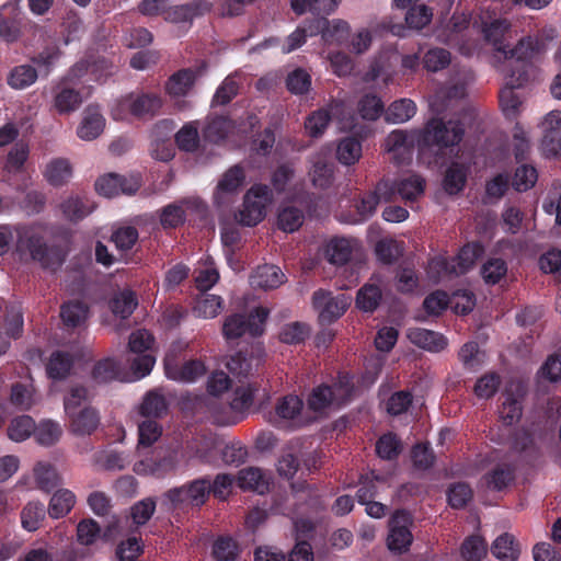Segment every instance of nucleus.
<instances>
[{
    "label": "nucleus",
    "instance_id": "nucleus-1",
    "mask_svg": "<svg viewBox=\"0 0 561 561\" xmlns=\"http://www.w3.org/2000/svg\"><path fill=\"white\" fill-rule=\"evenodd\" d=\"M16 249L21 254L28 253L31 257L47 270H56L65 259L64 253L56 248H47L43 243V231L38 227L16 228ZM14 230L9 226H0V255L4 254L13 241Z\"/></svg>",
    "mask_w": 561,
    "mask_h": 561
},
{
    "label": "nucleus",
    "instance_id": "nucleus-2",
    "mask_svg": "<svg viewBox=\"0 0 561 561\" xmlns=\"http://www.w3.org/2000/svg\"><path fill=\"white\" fill-rule=\"evenodd\" d=\"M558 32L552 26H546L535 35H526L506 50L504 60L497 66H507L515 69L516 75L527 70L529 80L536 76L535 64L539 62L557 37Z\"/></svg>",
    "mask_w": 561,
    "mask_h": 561
},
{
    "label": "nucleus",
    "instance_id": "nucleus-3",
    "mask_svg": "<svg viewBox=\"0 0 561 561\" xmlns=\"http://www.w3.org/2000/svg\"><path fill=\"white\" fill-rule=\"evenodd\" d=\"M483 253L479 243L465 245L459 254L450 261L445 256L432 259L427 265V277L432 283H438L446 278L459 276L470 271L477 259Z\"/></svg>",
    "mask_w": 561,
    "mask_h": 561
},
{
    "label": "nucleus",
    "instance_id": "nucleus-4",
    "mask_svg": "<svg viewBox=\"0 0 561 561\" xmlns=\"http://www.w3.org/2000/svg\"><path fill=\"white\" fill-rule=\"evenodd\" d=\"M88 397L83 387H72L65 398V412L69 417L70 432L78 436L91 435L100 424V416L95 409L80 405Z\"/></svg>",
    "mask_w": 561,
    "mask_h": 561
},
{
    "label": "nucleus",
    "instance_id": "nucleus-5",
    "mask_svg": "<svg viewBox=\"0 0 561 561\" xmlns=\"http://www.w3.org/2000/svg\"><path fill=\"white\" fill-rule=\"evenodd\" d=\"M353 390V377L342 375L332 386L321 385L314 388L308 398V407L317 413L330 412L347 402Z\"/></svg>",
    "mask_w": 561,
    "mask_h": 561
},
{
    "label": "nucleus",
    "instance_id": "nucleus-6",
    "mask_svg": "<svg viewBox=\"0 0 561 561\" xmlns=\"http://www.w3.org/2000/svg\"><path fill=\"white\" fill-rule=\"evenodd\" d=\"M499 72L503 76L504 87L500 91V106L506 118L515 119L523 110L524 96L516 92V89L525 87L529 80L527 70L516 75L513 67L496 66Z\"/></svg>",
    "mask_w": 561,
    "mask_h": 561
},
{
    "label": "nucleus",
    "instance_id": "nucleus-7",
    "mask_svg": "<svg viewBox=\"0 0 561 561\" xmlns=\"http://www.w3.org/2000/svg\"><path fill=\"white\" fill-rule=\"evenodd\" d=\"M346 105L343 101L334 100L327 107L313 112L306 121L305 127L310 136L318 137L323 134L331 118H335L339 128L343 131H353L357 126V118L346 115Z\"/></svg>",
    "mask_w": 561,
    "mask_h": 561
},
{
    "label": "nucleus",
    "instance_id": "nucleus-8",
    "mask_svg": "<svg viewBox=\"0 0 561 561\" xmlns=\"http://www.w3.org/2000/svg\"><path fill=\"white\" fill-rule=\"evenodd\" d=\"M463 136V127L459 122H444L442 118H432L421 130V141L424 148L438 149L457 146Z\"/></svg>",
    "mask_w": 561,
    "mask_h": 561
},
{
    "label": "nucleus",
    "instance_id": "nucleus-9",
    "mask_svg": "<svg viewBox=\"0 0 561 561\" xmlns=\"http://www.w3.org/2000/svg\"><path fill=\"white\" fill-rule=\"evenodd\" d=\"M153 336L147 330H137L129 336L128 348L135 354L131 360V370L136 378H144L152 370L156 357L152 354Z\"/></svg>",
    "mask_w": 561,
    "mask_h": 561
},
{
    "label": "nucleus",
    "instance_id": "nucleus-10",
    "mask_svg": "<svg viewBox=\"0 0 561 561\" xmlns=\"http://www.w3.org/2000/svg\"><path fill=\"white\" fill-rule=\"evenodd\" d=\"M116 66L112 60L103 56L80 60L68 72L66 80L70 83L83 81L90 82H105L110 77L116 72Z\"/></svg>",
    "mask_w": 561,
    "mask_h": 561
},
{
    "label": "nucleus",
    "instance_id": "nucleus-11",
    "mask_svg": "<svg viewBox=\"0 0 561 561\" xmlns=\"http://www.w3.org/2000/svg\"><path fill=\"white\" fill-rule=\"evenodd\" d=\"M272 203V193L266 185L252 186L244 196L243 207L239 213V221L244 226H255L266 215V207Z\"/></svg>",
    "mask_w": 561,
    "mask_h": 561
},
{
    "label": "nucleus",
    "instance_id": "nucleus-12",
    "mask_svg": "<svg viewBox=\"0 0 561 561\" xmlns=\"http://www.w3.org/2000/svg\"><path fill=\"white\" fill-rule=\"evenodd\" d=\"M267 316L268 310L263 307L255 308L247 321L242 314H232L224 321L222 334L227 341L239 339L247 332L253 336L260 335Z\"/></svg>",
    "mask_w": 561,
    "mask_h": 561
},
{
    "label": "nucleus",
    "instance_id": "nucleus-13",
    "mask_svg": "<svg viewBox=\"0 0 561 561\" xmlns=\"http://www.w3.org/2000/svg\"><path fill=\"white\" fill-rule=\"evenodd\" d=\"M414 146L424 148L421 141V130H392L383 141V150L391 156L396 163L410 159Z\"/></svg>",
    "mask_w": 561,
    "mask_h": 561
},
{
    "label": "nucleus",
    "instance_id": "nucleus-14",
    "mask_svg": "<svg viewBox=\"0 0 561 561\" xmlns=\"http://www.w3.org/2000/svg\"><path fill=\"white\" fill-rule=\"evenodd\" d=\"M511 27V22L506 19L491 20V18L484 19V16H481V32L483 33L485 41L494 49V57L496 59L495 66L499 65L500 61L504 60L506 50L511 47L507 44Z\"/></svg>",
    "mask_w": 561,
    "mask_h": 561
},
{
    "label": "nucleus",
    "instance_id": "nucleus-15",
    "mask_svg": "<svg viewBox=\"0 0 561 561\" xmlns=\"http://www.w3.org/2000/svg\"><path fill=\"white\" fill-rule=\"evenodd\" d=\"M210 494V480L196 479L188 484L170 490L165 497L173 506H202Z\"/></svg>",
    "mask_w": 561,
    "mask_h": 561
},
{
    "label": "nucleus",
    "instance_id": "nucleus-16",
    "mask_svg": "<svg viewBox=\"0 0 561 561\" xmlns=\"http://www.w3.org/2000/svg\"><path fill=\"white\" fill-rule=\"evenodd\" d=\"M352 298L344 294L333 297L331 293L318 290L313 294V307L321 322H333L344 314Z\"/></svg>",
    "mask_w": 561,
    "mask_h": 561
},
{
    "label": "nucleus",
    "instance_id": "nucleus-17",
    "mask_svg": "<svg viewBox=\"0 0 561 561\" xmlns=\"http://www.w3.org/2000/svg\"><path fill=\"white\" fill-rule=\"evenodd\" d=\"M411 524V515L405 511H397L392 515L387 538L389 550L401 553L409 549L413 540Z\"/></svg>",
    "mask_w": 561,
    "mask_h": 561
},
{
    "label": "nucleus",
    "instance_id": "nucleus-18",
    "mask_svg": "<svg viewBox=\"0 0 561 561\" xmlns=\"http://www.w3.org/2000/svg\"><path fill=\"white\" fill-rule=\"evenodd\" d=\"M318 34L327 44H341L348 37L350 25L340 19L328 21L325 18H316L309 21V36Z\"/></svg>",
    "mask_w": 561,
    "mask_h": 561
},
{
    "label": "nucleus",
    "instance_id": "nucleus-19",
    "mask_svg": "<svg viewBox=\"0 0 561 561\" xmlns=\"http://www.w3.org/2000/svg\"><path fill=\"white\" fill-rule=\"evenodd\" d=\"M140 187V181L137 176H122L118 174H106L95 182V190L105 197H114L119 194L131 195Z\"/></svg>",
    "mask_w": 561,
    "mask_h": 561
},
{
    "label": "nucleus",
    "instance_id": "nucleus-20",
    "mask_svg": "<svg viewBox=\"0 0 561 561\" xmlns=\"http://www.w3.org/2000/svg\"><path fill=\"white\" fill-rule=\"evenodd\" d=\"M213 4L207 0H193L185 4L173 5L164 12V20L173 24L191 23L196 16L211 10Z\"/></svg>",
    "mask_w": 561,
    "mask_h": 561
},
{
    "label": "nucleus",
    "instance_id": "nucleus-21",
    "mask_svg": "<svg viewBox=\"0 0 561 561\" xmlns=\"http://www.w3.org/2000/svg\"><path fill=\"white\" fill-rule=\"evenodd\" d=\"M525 394V386L520 381H512L505 390L504 401L500 410L503 422L512 425L522 415L520 400Z\"/></svg>",
    "mask_w": 561,
    "mask_h": 561
},
{
    "label": "nucleus",
    "instance_id": "nucleus-22",
    "mask_svg": "<svg viewBox=\"0 0 561 561\" xmlns=\"http://www.w3.org/2000/svg\"><path fill=\"white\" fill-rule=\"evenodd\" d=\"M471 81V73L465 72L461 78L453 82L451 85L437 91L430 101L432 110L438 114L454 100H460L465 98L467 93V85Z\"/></svg>",
    "mask_w": 561,
    "mask_h": 561
},
{
    "label": "nucleus",
    "instance_id": "nucleus-23",
    "mask_svg": "<svg viewBox=\"0 0 561 561\" xmlns=\"http://www.w3.org/2000/svg\"><path fill=\"white\" fill-rule=\"evenodd\" d=\"M164 369L169 379L181 382H193L206 373L204 364L199 360H190L180 366L169 357L164 360Z\"/></svg>",
    "mask_w": 561,
    "mask_h": 561
},
{
    "label": "nucleus",
    "instance_id": "nucleus-24",
    "mask_svg": "<svg viewBox=\"0 0 561 561\" xmlns=\"http://www.w3.org/2000/svg\"><path fill=\"white\" fill-rule=\"evenodd\" d=\"M272 477L257 467H248L238 472L237 484L244 491L264 494L270 490Z\"/></svg>",
    "mask_w": 561,
    "mask_h": 561
},
{
    "label": "nucleus",
    "instance_id": "nucleus-25",
    "mask_svg": "<svg viewBox=\"0 0 561 561\" xmlns=\"http://www.w3.org/2000/svg\"><path fill=\"white\" fill-rule=\"evenodd\" d=\"M245 180L244 171L241 167L234 165L227 170L218 182L215 192V202L218 205L225 204L230 195L236 194Z\"/></svg>",
    "mask_w": 561,
    "mask_h": 561
},
{
    "label": "nucleus",
    "instance_id": "nucleus-26",
    "mask_svg": "<svg viewBox=\"0 0 561 561\" xmlns=\"http://www.w3.org/2000/svg\"><path fill=\"white\" fill-rule=\"evenodd\" d=\"M330 150L323 149L311 158L309 176L316 187H328L333 179V164L329 162Z\"/></svg>",
    "mask_w": 561,
    "mask_h": 561
},
{
    "label": "nucleus",
    "instance_id": "nucleus-27",
    "mask_svg": "<svg viewBox=\"0 0 561 561\" xmlns=\"http://www.w3.org/2000/svg\"><path fill=\"white\" fill-rule=\"evenodd\" d=\"M542 130V151L546 154H556L559 148L557 136L561 127V111L554 110L549 112L540 124Z\"/></svg>",
    "mask_w": 561,
    "mask_h": 561
},
{
    "label": "nucleus",
    "instance_id": "nucleus-28",
    "mask_svg": "<svg viewBox=\"0 0 561 561\" xmlns=\"http://www.w3.org/2000/svg\"><path fill=\"white\" fill-rule=\"evenodd\" d=\"M409 341L428 352H440L447 346L444 335L423 328H412L407 332Z\"/></svg>",
    "mask_w": 561,
    "mask_h": 561
},
{
    "label": "nucleus",
    "instance_id": "nucleus-29",
    "mask_svg": "<svg viewBox=\"0 0 561 561\" xmlns=\"http://www.w3.org/2000/svg\"><path fill=\"white\" fill-rule=\"evenodd\" d=\"M393 196V186L390 184V181H381L374 192L366 194L362 198L360 203L357 205V211L363 218H366L375 211L379 202H388Z\"/></svg>",
    "mask_w": 561,
    "mask_h": 561
},
{
    "label": "nucleus",
    "instance_id": "nucleus-30",
    "mask_svg": "<svg viewBox=\"0 0 561 561\" xmlns=\"http://www.w3.org/2000/svg\"><path fill=\"white\" fill-rule=\"evenodd\" d=\"M59 207L68 220L78 221L90 215L95 205L85 195H70L60 203Z\"/></svg>",
    "mask_w": 561,
    "mask_h": 561
},
{
    "label": "nucleus",
    "instance_id": "nucleus-31",
    "mask_svg": "<svg viewBox=\"0 0 561 561\" xmlns=\"http://www.w3.org/2000/svg\"><path fill=\"white\" fill-rule=\"evenodd\" d=\"M285 282V275L275 265L259 266L252 274L250 283L254 288L274 289Z\"/></svg>",
    "mask_w": 561,
    "mask_h": 561
},
{
    "label": "nucleus",
    "instance_id": "nucleus-32",
    "mask_svg": "<svg viewBox=\"0 0 561 561\" xmlns=\"http://www.w3.org/2000/svg\"><path fill=\"white\" fill-rule=\"evenodd\" d=\"M161 104V99L156 94L130 93L127 95V105L133 116L136 117L153 115Z\"/></svg>",
    "mask_w": 561,
    "mask_h": 561
},
{
    "label": "nucleus",
    "instance_id": "nucleus-33",
    "mask_svg": "<svg viewBox=\"0 0 561 561\" xmlns=\"http://www.w3.org/2000/svg\"><path fill=\"white\" fill-rule=\"evenodd\" d=\"M105 119L96 107H88L77 134L82 140H93L101 135Z\"/></svg>",
    "mask_w": 561,
    "mask_h": 561
},
{
    "label": "nucleus",
    "instance_id": "nucleus-34",
    "mask_svg": "<svg viewBox=\"0 0 561 561\" xmlns=\"http://www.w3.org/2000/svg\"><path fill=\"white\" fill-rule=\"evenodd\" d=\"M201 70L183 69L174 73L167 83V91L173 98L185 96L193 88Z\"/></svg>",
    "mask_w": 561,
    "mask_h": 561
},
{
    "label": "nucleus",
    "instance_id": "nucleus-35",
    "mask_svg": "<svg viewBox=\"0 0 561 561\" xmlns=\"http://www.w3.org/2000/svg\"><path fill=\"white\" fill-rule=\"evenodd\" d=\"M491 552L500 561H517L520 556V545L513 535L505 533L493 541Z\"/></svg>",
    "mask_w": 561,
    "mask_h": 561
},
{
    "label": "nucleus",
    "instance_id": "nucleus-36",
    "mask_svg": "<svg viewBox=\"0 0 561 561\" xmlns=\"http://www.w3.org/2000/svg\"><path fill=\"white\" fill-rule=\"evenodd\" d=\"M224 309V299L214 294L202 293L195 299L193 312L197 318L214 319Z\"/></svg>",
    "mask_w": 561,
    "mask_h": 561
},
{
    "label": "nucleus",
    "instance_id": "nucleus-37",
    "mask_svg": "<svg viewBox=\"0 0 561 561\" xmlns=\"http://www.w3.org/2000/svg\"><path fill=\"white\" fill-rule=\"evenodd\" d=\"M47 510L45 505L38 501L27 502L20 513L21 526L24 530L36 531L45 520Z\"/></svg>",
    "mask_w": 561,
    "mask_h": 561
},
{
    "label": "nucleus",
    "instance_id": "nucleus-38",
    "mask_svg": "<svg viewBox=\"0 0 561 561\" xmlns=\"http://www.w3.org/2000/svg\"><path fill=\"white\" fill-rule=\"evenodd\" d=\"M394 194H399L402 199L412 202L417 199L424 193L425 181L416 174H410L400 179L397 183H391Z\"/></svg>",
    "mask_w": 561,
    "mask_h": 561
},
{
    "label": "nucleus",
    "instance_id": "nucleus-39",
    "mask_svg": "<svg viewBox=\"0 0 561 561\" xmlns=\"http://www.w3.org/2000/svg\"><path fill=\"white\" fill-rule=\"evenodd\" d=\"M73 362V355L68 352L56 351L51 353L46 365L48 377L55 380L65 379L70 374Z\"/></svg>",
    "mask_w": 561,
    "mask_h": 561
},
{
    "label": "nucleus",
    "instance_id": "nucleus-40",
    "mask_svg": "<svg viewBox=\"0 0 561 561\" xmlns=\"http://www.w3.org/2000/svg\"><path fill=\"white\" fill-rule=\"evenodd\" d=\"M72 176V167L67 159L58 158L47 163L44 178L53 186H62Z\"/></svg>",
    "mask_w": 561,
    "mask_h": 561
},
{
    "label": "nucleus",
    "instance_id": "nucleus-41",
    "mask_svg": "<svg viewBox=\"0 0 561 561\" xmlns=\"http://www.w3.org/2000/svg\"><path fill=\"white\" fill-rule=\"evenodd\" d=\"M416 104L410 99L392 102L385 112V119L390 124H403L416 114Z\"/></svg>",
    "mask_w": 561,
    "mask_h": 561
},
{
    "label": "nucleus",
    "instance_id": "nucleus-42",
    "mask_svg": "<svg viewBox=\"0 0 561 561\" xmlns=\"http://www.w3.org/2000/svg\"><path fill=\"white\" fill-rule=\"evenodd\" d=\"M342 0H291L295 13L306 12L329 15L336 11Z\"/></svg>",
    "mask_w": 561,
    "mask_h": 561
},
{
    "label": "nucleus",
    "instance_id": "nucleus-43",
    "mask_svg": "<svg viewBox=\"0 0 561 561\" xmlns=\"http://www.w3.org/2000/svg\"><path fill=\"white\" fill-rule=\"evenodd\" d=\"M76 504V495L68 489H59L50 497L47 512L51 518L66 516Z\"/></svg>",
    "mask_w": 561,
    "mask_h": 561
},
{
    "label": "nucleus",
    "instance_id": "nucleus-44",
    "mask_svg": "<svg viewBox=\"0 0 561 561\" xmlns=\"http://www.w3.org/2000/svg\"><path fill=\"white\" fill-rule=\"evenodd\" d=\"M137 305L138 300L129 289L115 294L108 302L113 316L119 319H127L134 312Z\"/></svg>",
    "mask_w": 561,
    "mask_h": 561
},
{
    "label": "nucleus",
    "instance_id": "nucleus-45",
    "mask_svg": "<svg viewBox=\"0 0 561 561\" xmlns=\"http://www.w3.org/2000/svg\"><path fill=\"white\" fill-rule=\"evenodd\" d=\"M195 284L201 291L209 290L219 280V273L210 257H206L198 262L195 268Z\"/></svg>",
    "mask_w": 561,
    "mask_h": 561
},
{
    "label": "nucleus",
    "instance_id": "nucleus-46",
    "mask_svg": "<svg viewBox=\"0 0 561 561\" xmlns=\"http://www.w3.org/2000/svg\"><path fill=\"white\" fill-rule=\"evenodd\" d=\"M37 78V70L32 65H19L10 70L7 82L14 90H24L33 85Z\"/></svg>",
    "mask_w": 561,
    "mask_h": 561
},
{
    "label": "nucleus",
    "instance_id": "nucleus-47",
    "mask_svg": "<svg viewBox=\"0 0 561 561\" xmlns=\"http://www.w3.org/2000/svg\"><path fill=\"white\" fill-rule=\"evenodd\" d=\"M123 366L113 357H106L96 363L92 370V378L98 383L121 379Z\"/></svg>",
    "mask_w": 561,
    "mask_h": 561
},
{
    "label": "nucleus",
    "instance_id": "nucleus-48",
    "mask_svg": "<svg viewBox=\"0 0 561 561\" xmlns=\"http://www.w3.org/2000/svg\"><path fill=\"white\" fill-rule=\"evenodd\" d=\"M362 157V142L354 137L343 138L336 147V159L344 165H352Z\"/></svg>",
    "mask_w": 561,
    "mask_h": 561
},
{
    "label": "nucleus",
    "instance_id": "nucleus-49",
    "mask_svg": "<svg viewBox=\"0 0 561 561\" xmlns=\"http://www.w3.org/2000/svg\"><path fill=\"white\" fill-rule=\"evenodd\" d=\"M353 241L346 238H333L325 245V255L333 264H344L351 256Z\"/></svg>",
    "mask_w": 561,
    "mask_h": 561
},
{
    "label": "nucleus",
    "instance_id": "nucleus-50",
    "mask_svg": "<svg viewBox=\"0 0 561 561\" xmlns=\"http://www.w3.org/2000/svg\"><path fill=\"white\" fill-rule=\"evenodd\" d=\"M34 477L37 488L49 492L61 483V478L57 470L47 462H38L34 467Z\"/></svg>",
    "mask_w": 561,
    "mask_h": 561
},
{
    "label": "nucleus",
    "instance_id": "nucleus-51",
    "mask_svg": "<svg viewBox=\"0 0 561 561\" xmlns=\"http://www.w3.org/2000/svg\"><path fill=\"white\" fill-rule=\"evenodd\" d=\"M261 363V356H251L245 357L243 353L238 352L234 355L230 356L226 366L230 374H232L236 378L248 377L254 367H256Z\"/></svg>",
    "mask_w": 561,
    "mask_h": 561
},
{
    "label": "nucleus",
    "instance_id": "nucleus-52",
    "mask_svg": "<svg viewBox=\"0 0 561 561\" xmlns=\"http://www.w3.org/2000/svg\"><path fill=\"white\" fill-rule=\"evenodd\" d=\"M234 129V125L225 117L210 118L204 130V137L210 142H220Z\"/></svg>",
    "mask_w": 561,
    "mask_h": 561
},
{
    "label": "nucleus",
    "instance_id": "nucleus-53",
    "mask_svg": "<svg viewBox=\"0 0 561 561\" xmlns=\"http://www.w3.org/2000/svg\"><path fill=\"white\" fill-rule=\"evenodd\" d=\"M168 409L164 397L158 391H149L142 399L139 413L146 417H160Z\"/></svg>",
    "mask_w": 561,
    "mask_h": 561
},
{
    "label": "nucleus",
    "instance_id": "nucleus-54",
    "mask_svg": "<svg viewBox=\"0 0 561 561\" xmlns=\"http://www.w3.org/2000/svg\"><path fill=\"white\" fill-rule=\"evenodd\" d=\"M38 444L44 446L54 445L62 435L61 425L53 420H44L35 428L34 433Z\"/></svg>",
    "mask_w": 561,
    "mask_h": 561
},
{
    "label": "nucleus",
    "instance_id": "nucleus-55",
    "mask_svg": "<svg viewBox=\"0 0 561 561\" xmlns=\"http://www.w3.org/2000/svg\"><path fill=\"white\" fill-rule=\"evenodd\" d=\"M10 399L12 404L22 410L31 409L36 402L35 388L32 381L13 385Z\"/></svg>",
    "mask_w": 561,
    "mask_h": 561
},
{
    "label": "nucleus",
    "instance_id": "nucleus-56",
    "mask_svg": "<svg viewBox=\"0 0 561 561\" xmlns=\"http://www.w3.org/2000/svg\"><path fill=\"white\" fill-rule=\"evenodd\" d=\"M304 222V214L294 206L282 207L277 215V226L285 232L298 230Z\"/></svg>",
    "mask_w": 561,
    "mask_h": 561
},
{
    "label": "nucleus",
    "instance_id": "nucleus-57",
    "mask_svg": "<svg viewBox=\"0 0 561 561\" xmlns=\"http://www.w3.org/2000/svg\"><path fill=\"white\" fill-rule=\"evenodd\" d=\"M35 422L28 415L13 419L8 427V435L14 442H23L35 433Z\"/></svg>",
    "mask_w": 561,
    "mask_h": 561
},
{
    "label": "nucleus",
    "instance_id": "nucleus-58",
    "mask_svg": "<svg viewBox=\"0 0 561 561\" xmlns=\"http://www.w3.org/2000/svg\"><path fill=\"white\" fill-rule=\"evenodd\" d=\"M380 299L381 290L379 286L369 283L359 289L356 297V305L360 310L371 312L378 307Z\"/></svg>",
    "mask_w": 561,
    "mask_h": 561
},
{
    "label": "nucleus",
    "instance_id": "nucleus-59",
    "mask_svg": "<svg viewBox=\"0 0 561 561\" xmlns=\"http://www.w3.org/2000/svg\"><path fill=\"white\" fill-rule=\"evenodd\" d=\"M80 94L72 89H61L54 99V108L59 114H68L75 112L81 104Z\"/></svg>",
    "mask_w": 561,
    "mask_h": 561
},
{
    "label": "nucleus",
    "instance_id": "nucleus-60",
    "mask_svg": "<svg viewBox=\"0 0 561 561\" xmlns=\"http://www.w3.org/2000/svg\"><path fill=\"white\" fill-rule=\"evenodd\" d=\"M460 552L465 561H481L486 556L488 546L482 537L471 536L463 541Z\"/></svg>",
    "mask_w": 561,
    "mask_h": 561
},
{
    "label": "nucleus",
    "instance_id": "nucleus-61",
    "mask_svg": "<svg viewBox=\"0 0 561 561\" xmlns=\"http://www.w3.org/2000/svg\"><path fill=\"white\" fill-rule=\"evenodd\" d=\"M357 110L365 121H376L385 111L382 101L374 94L363 96L358 102Z\"/></svg>",
    "mask_w": 561,
    "mask_h": 561
},
{
    "label": "nucleus",
    "instance_id": "nucleus-62",
    "mask_svg": "<svg viewBox=\"0 0 561 561\" xmlns=\"http://www.w3.org/2000/svg\"><path fill=\"white\" fill-rule=\"evenodd\" d=\"M459 359L469 370H477L485 359V354L479 350L476 342L466 343L459 351Z\"/></svg>",
    "mask_w": 561,
    "mask_h": 561
},
{
    "label": "nucleus",
    "instance_id": "nucleus-63",
    "mask_svg": "<svg viewBox=\"0 0 561 561\" xmlns=\"http://www.w3.org/2000/svg\"><path fill=\"white\" fill-rule=\"evenodd\" d=\"M310 334V329L306 323L290 322L285 324L279 332V340L286 344H299Z\"/></svg>",
    "mask_w": 561,
    "mask_h": 561
},
{
    "label": "nucleus",
    "instance_id": "nucleus-64",
    "mask_svg": "<svg viewBox=\"0 0 561 561\" xmlns=\"http://www.w3.org/2000/svg\"><path fill=\"white\" fill-rule=\"evenodd\" d=\"M467 172L466 169L457 163L451 164L444 179V188L449 194H457L460 192L466 183Z\"/></svg>",
    "mask_w": 561,
    "mask_h": 561
}]
</instances>
